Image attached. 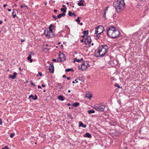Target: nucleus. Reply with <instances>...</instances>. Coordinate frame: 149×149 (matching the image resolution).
Masks as SVG:
<instances>
[{
	"instance_id": "6e6d98bb",
	"label": "nucleus",
	"mask_w": 149,
	"mask_h": 149,
	"mask_svg": "<svg viewBox=\"0 0 149 149\" xmlns=\"http://www.w3.org/2000/svg\"><path fill=\"white\" fill-rule=\"evenodd\" d=\"M84 2V0H80L79 1V2Z\"/></svg>"
},
{
	"instance_id": "bf43d9fd",
	"label": "nucleus",
	"mask_w": 149,
	"mask_h": 149,
	"mask_svg": "<svg viewBox=\"0 0 149 149\" xmlns=\"http://www.w3.org/2000/svg\"><path fill=\"white\" fill-rule=\"evenodd\" d=\"M45 85L44 84H42V87H45Z\"/></svg>"
},
{
	"instance_id": "de8ad7c7",
	"label": "nucleus",
	"mask_w": 149,
	"mask_h": 149,
	"mask_svg": "<svg viewBox=\"0 0 149 149\" xmlns=\"http://www.w3.org/2000/svg\"><path fill=\"white\" fill-rule=\"evenodd\" d=\"M71 79V77H68L67 78V79L68 80H69L70 79Z\"/></svg>"
},
{
	"instance_id": "603ef678",
	"label": "nucleus",
	"mask_w": 149,
	"mask_h": 149,
	"mask_svg": "<svg viewBox=\"0 0 149 149\" xmlns=\"http://www.w3.org/2000/svg\"><path fill=\"white\" fill-rule=\"evenodd\" d=\"M75 81L76 82V83H77L78 82V81H77V79H75Z\"/></svg>"
},
{
	"instance_id": "f257e3e1",
	"label": "nucleus",
	"mask_w": 149,
	"mask_h": 149,
	"mask_svg": "<svg viewBox=\"0 0 149 149\" xmlns=\"http://www.w3.org/2000/svg\"><path fill=\"white\" fill-rule=\"evenodd\" d=\"M107 33L108 36L112 38H115L119 37L120 33L113 26L109 27L107 30Z\"/></svg>"
},
{
	"instance_id": "393cba45",
	"label": "nucleus",
	"mask_w": 149,
	"mask_h": 149,
	"mask_svg": "<svg viewBox=\"0 0 149 149\" xmlns=\"http://www.w3.org/2000/svg\"><path fill=\"white\" fill-rule=\"evenodd\" d=\"M51 27H52V28H53L54 26L53 25H52V24H51L50 25V26H49V30H48L49 31H52V29H51Z\"/></svg>"
},
{
	"instance_id": "9d476101",
	"label": "nucleus",
	"mask_w": 149,
	"mask_h": 149,
	"mask_svg": "<svg viewBox=\"0 0 149 149\" xmlns=\"http://www.w3.org/2000/svg\"><path fill=\"white\" fill-rule=\"evenodd\" d=\"M91 40L90 37L88 36L85 39L84 42L85 44H86L87 43H89V44H91Z\"/></svg>"
},
{
	"instance_id": "338daca9",
	"label": "nucleus",
	"mask_w": 149,
	"mask_h": 149,
	"mask_svg": "<svg viewBox=\"0 0 149 149\" xmlns=\"http://www.w3.org/2000/svg\"><path fill=\"white\" fill-rule=\"evenodd\" d=\"M80 25H83V23H81L80 24Z\"/></svg>"
},
{
	"instance_id": "5701e85b",
	"label": "nucleus",
	"mask_w": 149,
	"mask_h": 149,
	"mask_svg": "<svg viewBox=\"0 0 149 149\" xmlns=\"http://www.w3.org/2000/svg\"><path fill=\"white\" fill-rule=\"evenodd\" d=\"M49 70L50 72L51 73H53L54 72V68H52V67H51L49 66Z\"/></svg>"
},
{
	"instance_id": "0e129e2a",
	"label": "nucleus",
	"mask_w": 149,
	"mask_h": 149,
	"mask_svg": "<svg viewBox=\"0 0 149 149\" xmlns=\"http://www.w3.org/2000/svg\"><path fill=\"white\" fill-rule=\"evenodd\" d=\"M67 105H68V106H70V105H71V104H70V103H68V104H67Z\"/></svg>"
},
{
	"instance_id": "774afa93",
	"label": "nucleus",
	"mask_w": 149,
	"mask_h": 149,
	"mask_svg": "<svg viewBox=\"0 0 149 149\" xmlns=\"http://www.w3.org/2000/svg\"><path fill=\"white\" fill-rule=\"evenodd\" d=\"M19 70L20 71H21V68H19Z\"/></svg>"
},
{
	"instance_id": "4c0bfd02",
	"label": "nucleus",
	"mask_w": 149,
	"mask_h": 149,
	"mask_svg": "<svg viewBox=\"0 0 149 149\" xmlns=\"http://www.w3.org/2000/svg\"><path fill=\"white\" fill-rule=\"evenodd\" d=\"M67 116L69 117L70 118H71L72 119V118L71 117V115L70 114H69L67 115Z\"/></svg>"
},
{
	"instance_id": "473e14b6",
	"label": "nucleus",
	"mask_w": 149,
	"mask_h": 149,
	"mask_svg": "<svg viewBox=\"0 0 149 149\" xmlns=\"http://www.w3.org/2000/svg\"><path fill=\"white\" fill-rule=\"evenodd\" d=\"M14 135H15V134L13 133H12L10 135V138H12L14 136Z\"/></svg>"
},
{
	"instance_id": "cd10ccee",
	"label": "nucleus",
	"mask_w": 149,
	"mask_h": 149,
	"mask_svg": "<svg viewBox=\"0 0 149 149\" xmlns=\"http://www.w3.org/2000/svg\"><path fill=\"white\" fill-rule=\"evenodd\" d=\"M66 10H65V8H61V11H63V13H65L66 12Z\"/></svg>"
},
{
	"instance_id": "4468645a",
	"label": "nucleus",
	"mask_w": 149,
	"mask_h": 149,
	"mask_svg": "<svg viewBox=\"0 0 149 149\" xmlns=\"http://www.w3.org/2000/svg\"><path fill=\"white\" fill-rule=\"evenodd\" d=\"M85 96L86 97L88 98L90 100L92 97V95L88 93H86L85 94Z\"/></svg>"
},
{
	"instance_id": "8fccbe9b",
	"label": "nucleus",
	"mask_w": 149,
	"mask_h": 149,
	"mask_svg": "<svg viewBox=\"0 0 149 149\" xmlns=\"http://www.w3.org/2000/svg\"><path fill=\"white\" fill-rule=\"evenodd\" d=\"M63 78H66V76L65 75H63Z\"/></svg>"
},
{
	"instance_id": "2eb2a0df",
	"label": "nucleus",
	"mask_w": 149,
	"mask_h": 149,
	"mask_svg": "<svg viewBox=\"0 0 149 149\" xmlns=\"http://www.w3.org/2000/svg\"><path fill=\"white\" fill-rule=\"evenodd\" d=\"M56 87L57 88L59 91H60L62 88V86L61 85V84L58 83L56 85Z\"/></svg>"
},
{
	"instance_id": "37998d69",
	"label": "nucleus",
	"mask_w": 149,
	"mask_h": 149,
	"mask_svg": "<svg viewBox=\"0 0 149 149\" xmlns=\"http://www.w3.org/2000/svg\"><path fill=\"white\" fill-rule=\"evenodd\" d=\"M52 17L53 18H54V20H56V17L55 16H54V15H53L52 16Z\"/></svg>"
},
{
	"instance_id": "ddd939ff",
	"label": "nucleus",
	"mask_w": 149,
	"mask_h": 149,
	"mask_svg": "<svg viewBox=\"0 0 149 149\" xmlns=\"http://www.w3.org/2000/svg\"><path fill=\"white\" fill-rule=\"evenodd\" d=\"M68 15L70 16H72V15H74V16L76 17L77 16L75 14L74 12L72 13L70 11H69L68 13Z\"/></svg>"
},
{
	"instance_id": "0eeeda50",
	"label": "nucleus",
	"mask_w": 149,
	"mask_h": 149,
	"mask_svg": "<svg viewBox=\"0 0 149 149\" xmlns=\"http://www.w3.org/2000/svg\"><path fill=\"white\" fill-rule=\"evenodd\" d=\"M105 106L104 105H102L100 106H95V109L98 111H103L105 109Z\"/></svg>"
},
{
	"instance_id": "f8f14e48",
	"label": "nucleus",
	"mask_w": 149,
	"mask_h": 149,
	"mask_svg": "<svg viewBox=\"0 0 149 149\" xmlns=\"http://www.w3.org/2000/svg\"><path fill=\"white\" fill-rule=\"evenodd\" d=\"M32 98L34 100H36L37 99V97L36 95H35L34 96H33L32 95H30L29 97V98Z\"/></svg>"
},
{
	"instance_id": "20e7f679",
	"label": "nucleus",
	"mask_w": 149,
	"mask_h": 149,
	"mask_svg": "<svg viewBox=\"0 0 149 149\" xmlns=\"http://www.w3.org/2000/svg\"><path fill=\"white\" fill-rule=\"evenodd\" d=\"M89 66L88 63L86 61L84 62L81 65H79L78 68L79 70L84 71L86 70Z\"/></svg>"
},
{
	"instance_id": "c756f323",
	"label": "nucleus",
	"mask_w": 149,
	"mask_h": 149,
	"mask_svg": "<svg viewBox=\"0 0 149 149\" xmlns=\"http://www.w3.org/2000/svg\"><path fill=\"white\" fill-rule=\"evenodd\" d=\"M96 35L95 36V38L96 39H98L99 37H100V36L99 35H98V34H96Z\"/></svg>"
},
{
	"instance_id": "13d9d810",
	"label": "nucleus",
	"mask_w": 149,
	"mask_h": 149,
	"mask_svg": "<svg viewBox=\"0 0 149 149\" xmlns=\"http://www.w3.org/2000/svg\"><path fill=\"white\" fill-rule=\"evenodd\" d=\"M6 4H5L3 5V7L5 8V7H6Z\"/></svg>"
},
{
	"instance_id": "c03bdc74",
	"label": "nucleus",
	"mask_w": 149,
	"mask_h": 149,
	"mask_svg": "<svg viewBox=\"0 0 149 149\" xmlns=\"http://www.w3.org/2000/svg\"><path fill=\"white\" fill-rule=\"evenodd\" d=\"M62 7H63L64 8H65V10H66L67 9V8L66 7V6L64 5H63Z\"/></svg>"
},
{
	"instance_id": "4be33fe9",
	"label": "nucleus",
	"mask_w": 149,
	"mask_h": 149,
	"mask_svg": "<svg viewBox=\"0 0 149 149\" xmlns=\"http://www.w3.org/2000/svg\"><path fill=\"white\" fill-rule=\"evenodd\" d=\"M95 112V111L93 110H89L88 111V113L89 114H90L91 113H94Z\"/></svg>"
},
{
	"instance_id": "b1692460",
	"label": "nucleus",
	"mask_w": 149,
	"mask_h": 149,
	"mask_svg": "<svg viewBox=\"0 0 149 149\" xmlns=\"http://www.w3.org/2000/svg\"><path fill=\"white\" fill-rule=\"evenodd\" d=\"M79 105V103L78 102H75L74 104H72V105L74 107H76L77 106H78Z\"/></svg>"
},
{
	"instance_id": "e433bc0d",
	"label": "nucleus",
	"mask_w": 149,
	"mask_h": 149,
	"mask_svg": "<svg viewBox=\"0 0 149 149\" xmlns=\"http://www.w3.org/2000/svg\"><path fill=\"white\" fill-rule=\"evenodd\" d=\"M108 8V7H107L104 10V12H105L107 13V11Z\"/></svg>"
},
{
	"instance_id": "58836bf2",
	"label": "nucleus",
	"mask_w": 149,
	"mask_h": 149,
	"mask_svg": "<svg viewBox=\"0 0 149 149\" xmlns=\"http://www.w3.org/2000/svg\"><path fill=\"white\" fill-rule=\"evenodd\" d=\"M2 149H8V147L7 146H6L4 148H2Z\"/></svg>"
},
{
	"instance_id": "49530a36",
	"label": "nucleus",
	"mask_w": 149,
	"mask_h": 149,
	"mask_svg": "<svg viewBox=\"0 0 149 149\" xmlns=\"http://www.w3.org/2000/svg\"><path fill=\"white\" fill-rule=\"evenodd\" d=\"M39 75L40 76H41L42 75V74L40 72H39L38 73Z\"/></svg>"
},
{
	"instance_id": "7ed1b4c3",
	"label": "nucleus",
	"mask_w": 149,
	"mask_h": 149,
	"mask_svg": "<svg viewBox=\"0 0 149 149\" xmlns=\"http://www.w3.org/2000/svg\"><path fill=\"white\" fill-rule=\"evenodd\" d=\"M108 49V46L106 45H102L100 47L97 53V56L102 57L104 56L107 52Z\"/></svg>"
},
{
	"instance_id": "864d4df0",
	"label": "nucleus",
	"mask_w": 149,
	"mask_h": 149,
	"mask_svg": "<svg viewBox=\"0 0 149 149\" xmlns=\"http://www.w3.org/2000/svg\"><path fill=\"white\" fill-rule=\"evenodd\" d=\"M80 42H84V40H80Z\"/></svg>"
},
{
	"instance_id": "412c9836",
	"label": "nucleus",
	"mask_w": 149,
	"mask_h": 149,
	"mask_svg": "<svg viewBox=\"0 0 149 149\" xmlns=\"http://www.w3.org/2000/svg\"><path fill=\"white\" fill-rule=\"evenodd\" d=\"M83 33L84 34V36H82L83 37H84L86 35H88V31H83Z\"/></svg>"
},
{
	"instance_id": "6ab92c4d",
	"label": "nucleus",
	"mask_w": 149,
	"mask_h": 149,
	"mask_svg": "<svg viewBox=\"0 0 149 149\" xmlns=\"http://www.w3.org/2000/svg\"><path fill=\"white\" fill-rule=\"evenodd\" d=\"M58 99L59 100H61V101H63L64 100V97L62 95H59L58 97Z\"/></svg>"
},
{
	"instance_id": "423d86ee",
	"label": "nucleus",
	"mask_w": 149,
	"mask_h": 149,
	"mask_svg": "<svg viewBox=\"0 0 149 149\" xmlns=\"http://www.w3.org/2000/svg\"><path fill=\"white\" fill-rule=\"evenodd\" d=\"M44 34L46 37L49 38L52 37L54 35L52 31H49L48 30H44Z\"/></svg>"
},
{
	"instance_id": "aec40b11",
	"label": "nucleus",
	"mask_w": 149,
	"mask_h": 149,
	"mask_svg": "<svg viewBox=\"0 0 149 149\" xmlns=\"http://www.w3.org/2000/svg\"><path fill=\"white\" fill-rule=\"evenodd\" d=\"M83 60V59L82 58H81L80 59H77V58H75L74 59V62L75 61H77V62H80Z\"/></svg>"
},
{
	"instance_id": "5fc2aeb1",
	"label": "nucleus",
	"mask_w": 149,
	"mask_h": 149,
	"mask_svg": "<svg viewBox=\"0 0 149 149\" xmlns=\"http://www.w3.org/2000/svg\"><path fill=\"white\" fill-rule=\"evenodd\" d=\"M21 8H24V6L23 5H21Z\"/></svg>"
},
{
	"instance_id": "a211bd4d",
	"label": "nucleus",
	"mask_w": 149,
	"mask_h": 149,
	"mask_svg": "<svg viewBox=\"0 0 149 149\" xmlns=\"http://www.w3.org/2000/svg\"><path fill=\"white\" fill-rule=\"evenodd\" d=\"M65 15V13H62L58 15L57 17L58 18H61L62 17H64Z\"/></svg>"
},
{
	"instance_id": "dca6fc26",
	"label": "nucleus",
	"mask_w": 149,
	"mask_h": 149,
	"mask_svg": "<svg viewBox=\"0 0 149 149\" xmlns=\"http://www.w3.org/2000/svg\"><path fill=\"white\" fill-rule=\"evenodd\" d=\"M84 137H87L88 138H90L91 137V135L88 132L86 133V134L84 135Z\"/></svg>"
},
{
	"instance_id": "79ce46f5",
	"label": "nucleus",
	"mask_w": 149,
	"mask_h": 149,
	"mask_svg": "<svg viewBox=\"0 0 149 149\" xmlns=\"http://www.w3.org/2000/svg\"><path fill=\"white\" fill-rule=\"evenodd\" d=\"M49 50V49L47 48H44L43 49V50H44V51H45V50Z\"/></svg>"
},
{
	"instance_id": "69168bd1",
	"label": "nucleus",
	"mask_w": 149,
	"mask_h": 149,
	"mask_svg": "<svg viewBox=\"0 0 149 149\" xmlns=\"http://www.w3.org/2000/svg\"><path fill=\"white\" fill-rule=\"evenodd\" d=\"M81 17H78V18H77V19H81Z\"/></svg>"
},
{
	"instance_id": "bb28decb",
	"label": "nucleus",
	"mask_w": 149,
	"mask_h": 149,
	"mask_svg": "<svg viewBox=\"0 0 149 149\" xmlns=\"http://www.w3.org/2000/svg\"><path fill=\"white\" fill-rule=\"evenodd\" d=\"M71 71H73V69H72L69 68L66 69L65 70L66 72H69Z\"/></svg>"
},
{
	"instance_id": "f3484780",
	"label": "nucleus",
	"mask_w": 149,
	"mask_h": 149,
	"mask_svg": "<svg viewBox=\"0 0 149 149\" xmlns=\"http://www.w3.org/2000/svg\"><path fill=\"white\" fill-rule=\"evenodd\" d=\"M79 127L81 126L84 128H85L86 126V125H84L83 124V123L81 122H79Z\"/></svg>"
},
{
	"instance_id": "1a4fd4ad",
	"label": "nucleus",
	"mask_w": 149,
	"mask_h": 149,
	"mask_svg": "<svg viewBox=\"0 0 149 149\" xmlns=\"http://www.w3.org/2000/svg\"><path fill=\"white\" fill-rule=\"evenodd\" d=\"M59 56L60 58V61L63 62L65 60V57L63 53H60Z\"/></svg>"
},
{
	"instance_id": "c9c22d12",
	"label": "nucleus",
	"mask_w": 149,
	"mask_h": 149,
	"mask_svg": "<svg viewBox=\"0 0 149 149\" xmlns=\"http://www.w3.org/2000/svg\"><path fill=\"white\" fill-rule=\"evenodd\" d=\"M24 6V9H27L28 8V7L27 6L25 5H23Z\"/></svg>"
},
{
	"instance_id": "f03ea898",
	"label": "nucleus",
	"mask_w": 149,
	"mask_h": 149,
	"mask_svg": "<svg viewBox=\"0 0 149 149\" xmlns=\"http://www.w3.org/2000/svg\"><path fill=\"white\" fill-rule=\"evenodd\" d=\"M113 6L118 13L125 8V5L123 0H118L113 3Z\"/></svg>"
},
{
	"instance_id": "72a5a7b5",
	"label": "nucleus",
	"mask_w": 149,
	"mask_h": 149,
	"mask_svg": "<svg viewBox=\"0 0 149 149\" xmlns=\"http://www.w3.org/2000/svg\"><path fill=\"white\" fill-rule=\"evenodd\" d=\"M115 86H116V87H117L118 88H121V87H120V86L118 84H115Z\"/></svg>"
},
{
	"instance_id": "4d7b16f0",
	"label": "nucleus",
	"mask_w": 149,
	"mask_h": 149,
	"mask_svg": "<svg viewBox=\"0 0 149 149\" xmlns=\"http://www.w3.org/2000/svg\"><path fill=\"white\" fill-rule=\"evenodd\" d=\"M38 88H42L41 86H38Z\"/></svg>"
},
{
	"instance_id": "e2e57ef3",
	"label": "nucleus",
	"mask_w": 149,
	"mask_h": 149,
	"mask_svg": "<svg viewBox=\"0 0 149 149\" xmlns=\"http://www.w3.org/2000/svg\"><path fill=\"white\" fill-rule=\"evenodd\" d=\"M48 44H46L45 45V46H46V47H47L48 46Z\"/></svg>"
},
{
	"instance_id": "a18cd8bd",
	"label": "nucleus",
	"mask_w": 149,
	"mask_h": 149,
	"mask_svg": "<svg viewBox=\"0 0 149 149\" xmlns=\"http://www.w3.org/2000/svg\"><path fill=\"white\" fill-rule=\"evenodd\" d=\"M2 120L1 119H0V125H2Z\"/></svg>"
},
{
	"instance_id": "9b49d317",
	"label": "nucleus",
	"mask_w": 149,
	"mask_h": 149,
	"mask_svg": "<svg viewBox=\"0 0 149 149\" xmlns=\"http://www.w3.org/2000/svg\"><path fill=\"white\" fill-rule=\"evenodd\" d=\"M17 74L16 72H14L13 73V75H10L9 76V77L11 78L12 79H14L16 78V76Z\"/></svg>"
},
{
	"instance_id": "a878e982",
	"label": "nucleus",
	"mask_w": 149,
	"mask_h": 149,
	"mask_svg": "<svg viewBox=\"0 0 149 149\" xmlns=\"http://www.w3.org/2000/svg\"><path fill=\"white\" fill-rule=\"evenodd\" d=\"M78 5L79 6H84V4L80 2H79L78 3Z\"/></svg>"
},
{
	"instance_id": "7c9ffc66",
	"label": "nucleus",
	"mask_w": 149,
	"mask_h": 149,
	"mask_svg": "<svg viewBox=\"0 0 149 149\" xmlns=\"http://www.w3.org/2000/svg\"><path fill=\"white\" fill-rule=\"evenodd\" d=\"M49 66L52 67V68H54L53 63L52 62H51L49 65Z\"/></svg>"
},
{
	"instance_id": "f704fd0d",
	"label": "nucleus",
	"mask_w": 149,
	"mask_h": 149,
	"mask_svg": "<svg viewBox=\"0 0 149 149\" xmlns=\"http://www.w3.org/2000/svg\"><path fill=\"white\" fill-rule=\"evenodd\" d=\"M31 85H32L33 86H36V85L33 83L32 81H31Z\"/></svg>"
},
{
	"instance_id": "2f4dec72",
	"label": "nucleus",
	"mask_w": 149,
	"mask_h": 149,
	"mask_svg": "<svg viewBox=\"0 0 149 149\" xmlns=\"http://www.w3.org/2000/svg\"><path fill=\"white\" fill-rule=\"evenodd\" d=\"M106 12H104L103 17L104 18H106Z\"/></svg>"
},
{
	"instance_id": "a19ab883",
	"label": "nucleus",
	"mask_w": 149,
	"mask_h": 149,
	"mask_svg": "<svg viewBox=\"0 0 149 149\" xmlns=\"http://www.w3.org/2000/svg\"><path fill=\"white\" fill-rule=\"evenodd\" d=\"M52 61H53V62H58L59 61L58 60L57 61H56V59H53V60H52Z\"/></svg>"
},
{
	"instance_id": "680f3d73",
	"label": "nucleus",
	"mask_w": 149,
	"mask_h": 149,
	"mask_svg": "<svg viewBox=\"0 0 149 149\" xmlns=\"http://www.w3.org/2000/svg\"><path fill=\"white\" fill-rule=\"evenodd\" d=\"M2 23V22L1 21H0V24H1Z\"/></svg>"
},
{
	"instance_id": "052dcab7",
	"label": "nucleus",
	"mask_w": 149,
	"mask_h": 149,
	"mask_svg": "<svg viewBox=\"0 0 149 149\" xmlns=\"http://www.w3.org/2000/svg\"><path fill=\"white\" fill-rule=\"evenodd\" d=\"M8 11L10 12V11H11V9H8Z\"/></svg>"
},
{
	"instance_id": "39448f33",
	"label": "nucleus",
	"mask_w": 149,
	"mask_h": 149,
	"mask_svg": "<svg viewBox=\"0 0 149 149\" xmlns=\"http://www.w3.org/2000/svg\"><path fill=\"white\" fill-rule=\"evenodd\" d=\"M104 27L101 25L96 27L95 29V34L100 35L103 31Z\"/></svg>"
},
{
	"instance_id": "c85d7f7f",
	"label": "nucleus",
	"mask_w": 149,
	"mask_h": 149,
	"mask_svg": "<svg viewBox=\"0 0 149 149\" xmlns=\"http://www.w3.org/2000/svg\"><path fill=\"white\" fill-rule=\"evenodd\" d=\"M13 10V12L12 13V14L13 15V18H14V17H16V15L15 14H14L15 13V12L14 11V10Z\"/></svg>"
},
{
	"instance_id": "09e8293b",
	"label": "nucleus",
	"mask_w": 149,
	"mask_h": 149,
	"mask_svg": "<svg viewBox=\"0 0 149 149\" xmlns=\"http://www.w3.org/2000/svg\"><path fill=\"white\" fill-rule=\"evenodd\" d=\"M24 41V40L21 39V42H23Z\"/></svg>"
},
{
	"instance_id": "ea45409f",
	"label": "nucleus",
	"mask_w": 149,
	"mask_h": 149,
	"mask_svg": "<svg viewBox=\"0 0 149 149\" xmlns=\"http://www.w3.org/2000/svg\"><path fill=\"white\" fill-rule=\"evenodd\" d=\"M75 21H76L77 22V23L78 24H79L80 22V20L78 19H76L75 20Z\"/></svg>"
},
{
	"instance_id": "3c124183",
	"label": "nucleus",
	"mask_w": 149,
	"mask_h": 149,
	"mask_svg": "<svg viewBox=\"0 0 149 149\" xmlns=\"http://www.w3.org/2000/svg\"><path fill=\"white\" fill-rule=\"evenodd\" d=\"M57 10H56V9H55L54 10V12L55 13H56V12H57Z\"/></svg>"
},
{
	"instance_id": "6e6552de",
	"label": "nucleus",
	"mask_w": 149,
	"mask_h": 149,
	"mask_svg": "<svg viewBox=\"0 0 149 149\" xmlns=\"http://www.w3.org/2000/svg\"><path fill=\"white\" fill-rule=\"evenodd\" d=\"M34 56V54L33 52H31L29 54V62L32 63L33 61V58Z\"/></svg>"
}]
</instances>
